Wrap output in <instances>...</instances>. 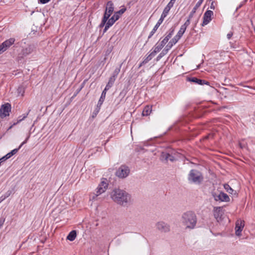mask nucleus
Segmentation results:
<instances>
[{
	"label": "nucleus",
	"instance_id": "1",
	"mask_svg": "<svg viewBox=\"0 0 255 255\" xmlns=\"http://www.w3.org/2000/svg\"><path fill=\"white\" fill-rule=\"evenodd\" d=\"M112 200L118 205L126 207L131 202V198L129 194L124 190L115 189L111 193Z\"/></svg>",
	"mask_w": 255,
	"mask_h": 255
},
{
	"label": "nucleus",
	"instance_id": "2",
	"mask_svg": "<svg viewBox=\"0 0 255 255\" xmlns=\"http://www.w3.org/2000/svg\"><path fill=\"white\" fill-rule=\"evenodd\" d=\"M181 221L186 228L193 229L197 223V217L193 212L187 211L182 214Z\"/></svg>",
	"mask_w": 255,
	"mask_h": 255
},
{
	"label": "nucleus",
	"instance_id": "3",
	"mask_svg": "<svg viewBox=\"0 0 255 255\" xmlns=\"http://www.w3.org/2000/svg\"><path fill=\"white\" fill-rule=\"evenodd\" d=\"M203 178L202 173L196 169L191 170L188 176L189 182L196 184H200L203 181Z\"/></svg>",
	"mask_w": 255,
	"mask_h": 255
},
{
	"label": "nucleus",
	"instance_id": "4",
	"mask_svg": "<svg viewBox=\"0 0 255 255\" xmlns=\"http://www.w3.org/2000/svg\"><path fill=\"white\" fill-rule=\"evenodd\" d=\"M155 227L156 229L161 233H167L170 230L169 225L163 221L157 222Z\"/></svg>",
	"mask_w": 255,
	"mask_h": 255
},
{
	"label": "nucleus",
	"instance_id": "5",
	"mask_svg": "<svg viewBox=\"0 0 255 255\" xmlns=\"http://www.w3.org/2000/svg\"><path fill=\"white\" fill-rule=\"evenodd\" d=\"M174 31V29H171L170 32L168 34V35L161 41L160 43L156 46L154 48V50L158 52L161 50V49L164 46V45L167 43L169 39L171 37L173 32Z\"/></svg>",
	"mask_w": 255,
	"mask_h": 255
},
{
	"label": "nucleus",
	"instance_id": "6",
	"mask_svg": "<svg viewBox=\"0 0 255 255\" xmlns=\"http://www.w3.org/2000/svg\"><path fill=\"white\" fill-rule=\"evenodd\" d=\"M129 173V168L126 166H121L117 171L116 175L121 178H124L128 176Z\"/></svg>",
	"mask_w": 255,
	"mask_h": 255
},
{
	"label": "nucleus",
	"instance_id": "7",
	"mask_svg": "<svg viewBox=\"0 0 255 255\" xmlns=\"http://www.w3.org/2000/svg\"><path fill=\"white\" fill-rule=\"evenodd\" d=\"M15 41V39L10 38L0 45V54L5 51Z\"/></svg>",
	"mask_w": 255,
	"mask_h": 255
},
{
	"label": "nucleus",
	"instance_id": "8",
	"mask_svg": "<svg viewBox=\"0 0 255 255\" xmlns=\"http://www.w3.org/2000/svg\"><path fill=\"white\" fill-rule=\"evenodd\" d=\"M11 106L8 103L2 105L0 108V117L4 118L9 116Z\"/></svg>",
	"mask_w": 255,
	"mask_h": 255
},
{
	"label": "nucleus",
	"instance_id": "9",
	"mask_svg": "<svg viewBox=\"0 0 255 255\" xmlns=\"http://www.w3.org/2000/svg\"><path fill=\"white\" fill-rule=\"evenodd\" d=\"M212 195L214 199L217 201L229 202L230 201V198L228 195L224 192H221L218 194L213 193Z\"/></svg>",
	"mask_w": 255,
	"mask_h": 255
},
{
	"label": "nucleus",
	"instance_id": "10",
	"mask_svg": "<svg viewBox=\"0 0 255 255\" xmlns=\"http://www.w3.org/2000/svg\"><path fill=\"white\" fill-rule=\"evenodd\" d=\"M114 10V6L113 2L112 1H108L104 16H106L107 18H109L111 15L113 13Z\"/></svg>",
	"mask_w": 255,
	"mask_h": 255
},
{
	"label": "nucleus",
	"instance_id": "11",
	"mask_svg": "<svg viewBox=\"0 0 255 255\" xmlns=\"http://www.w3.org/2000/svg\"><path fill=\"white\" fill-rule=\"evenodd\" d=\"M244 221L241 220H238L237 221L235 227V233L237 236H240L241 235V233L244 227Z\"/></svg>",
	"mask_w": 255,
	"mask_h": 255
},
{
	"label": "nucleus",
	"instance_id": "12",
	"mask_svg": "<svg viewBox=\"0 0 255 255\" xmlns=\"http://www.w3.org/2000/svg\"><path fill=\"white\" fill-rule=\"evenodd\" d=\"M108 186V184L104 180L102 181L97 188L96 196H98L105 192L107 190Z\"/></svg>",
	"mask_w": 255,
	"mask_h": 255
},
{
	"label": "nucleus",
	"instance_id": "13",
	"mask_svg": "<svg viewBox=\"0 0 255 255\" xmlns=\"http://www.w3.org/2000/svg\"><path fill=\"white\" fill-rule=\"evenodd\" d=\"M213 15V12L212 10H207L204 14L203 21L202 25H207L212 20V16Z\"/></svg>",
	"mask_w": 255,
	"mask_h": 255
},
{
	"label": "nucleus",
	"instance_id": "14",
	"mask_svg": "<svg viewBox=\"0 0 255 255\" xmlns=\"http://www.w3.org/2000/svg\"><path fill=\"white\" fill-rule=\"evenodd\" d=\"M28 139V137L24 141H23L21 144L19 145V146L18 147V148H15L13 150H12L10 152L8 153L7 154H6V158H9L10 157H11L12 155H14L15 154H16L18 150L22 147V146L25 144V143H26L27 140Z\"/></svg>",
	"mask_w": 255,
	"mask_h": 255
},
{
	"label": "nucleus",
	"instance_id": "15",
	"mask_svg": "<svg viewBox=\"0 0 255 255\" xmlns=\"http://www.w3.org/2000/svg\"><path fill=\"white\" fill-rule=\"evenodd\" d=\"M188 81L201 85H203L204 84H208L209 83V82L207 81L198 79L196 77L189 78Z\"/></svg>",
	"mask_w": 255,
	"mask_h": 255
},
{
	"label": "nucleus",
	"instance_id": "16",
	"mask_svg": "<svg viewBox=\"0 0 255 255\" xmlns=\"http://www.w3.org/2000/svg\"><path fill=\"white\" fill-rule=\"evenodd\" d=\"M161 160H164L166 161L170 160L171 161H173L175 160L174 156L170 155L168 153L162 152L161 156Z\"/></svg>",
	"mask_w": 255,
	"mask_h": 255
},
{
	"label": "nucleus",
	"instance_id": "17",
	"mask_svg": "<svg viewBox=\"0 0 255 255\" xmlns=\"http://www.w3.org/2000/svg\"><path fill=\"white\" fill-rule=\"evenodd\" d=\"M107 22L105 27L104 32H105L111 26H112L114 23L116 21V20L113 17H111L110 18L107 20Z\"/></svg>",
	"mask_w": 255,
	"mask_h": 255
},
{
	"label": "nucleus",
	"instance_id": "18",
	"mask_svg": "<svg viewBox=\"0 0 255 255\" xmlns=\"http://www.w3.org/2000/svg\"><path fill=\"white\" fill-rule=\"evenodd\" d=\"M33 50V47L29 45L27 47H26L25 48H23L22 50V54L24 56H26L29 54H30Z\"/></svg>",
	"mask_w": 255,
	"mask_h": 255
},
{
	"label": "nucleus",
	"instance_id": "19",
	"mask_svg": "<svg viewBox=\"0 0 255 255\" xmlns=\"http://www.w3.org/2000/svg\"><path fill=\"white\" fill-rule=\"evenodd\" d=\"M204 0H199L196 4L192 11L190 13V17H192L196 10L200 6Z\"/></svg>",
	"mask_w": 255,
	"mask_h": 255
},
{
	"label": "nucleus",
	"instance_id": "20",
	"mask_svg": "<svg viewBox=\"0 0 255 255\" xmlns=\"http://www.w3.org/2000/svg\"><path fill=\"white\" fill-rule=\"evenodd\" d=\"M116 80V78L114 77H111L109 79V82L107 84L105 89V91L109 90L113 85L115 81Z\"/></svg>",
	"mask_w": 255,
	"mask_h": 255
},
{
	"label": "nucleus",
	"instance_id": "21",
	"mask_svg": "<svg viewBox=\"0 0 255 255\" xmlns=\"http://www.w3.org/2000/svg\"><path fill=\"white\" fill-rule=\"evenodd\" d=\"M157 52L154 49L152 52H151L150 54H149L146 58L142 61V63H146L149 61L151 60V59L156 55Z\"/></svg>",
	"mask_w": 255,
	"mask_h": 255
},
{
	"label": "nucleus",
	"instance_id": "22",
	"mask_svg": "<svg viewBox=\"0 0 255 255\" xmlns=\"http://www.w3.org/2000/svg\"><path fill=\"white\" fill-rule=\"evenodd\" d=\"M152 111V107L149 106H146L142 111L143 116H147L149 115Z\"/></svg>",
	"mask_w": 255,
	"mask_h": 255
},
{
	"label": "nucleus",
	"instance_id": "23",
	"mask_svg": "<svg viewBox=\"0 0 255 255\" xmlns=\"http://www.w3.org/2000/svg\"><path fill=\"white\" fill-rule=\"evenodd\" d=\"M224 188L229 193L232 195H236V191L233 189L228 184H225L224 185Z\"/></svg>",
	"mask_w": 255,
	"mask_h": 255
},
{
	"label": "nucleus",
	"instance_id": "24",
	"mask_svg": "<svg viewBox=\"0 0 255 255\" xmlns=\"http://www.w3.org/2000/svg\"><path fill=\"white\" fill-rule=\"evenodd\" d=\"M107 91H105V89L102 92V93L101 94V97L98 101V106H101V105L103 104L106 97V92Z\"/></svg>",
	"mask_w": 255,
	"mask_h": 255
},
{
	"label": "nucleus",
	"instance_id": "25",
	"mask_svg": "<svg viewBox=\"0 0 255 255\" xmlns=\"http://www.w3.org/2000/svg\"><path fill=\"white\" fill-rule=\"evenodd\" d=\"M76 232L75 230H73L70 232L68 235L67 237V239L70 241H74L76 237Z\"/></svg>",
	"mask_w": 255,
	"mask_h": 255
},
{
	"label": "nucleus",
	"instance_id": "26",
	"mask_svg": "<svg viewBox=\"0 0 255 255\" xmlns=\"http://www.w3.org/2000/svg\"><path fill=\"white\" fill-rule=\"evenodd\" d=\"M171 7L169 6V5H167L166 6V7L164 8L162 14H161V15H162L164 17H166L167 16V15L168 14L170 9H171Z\"/></svg>",
	"mask_w": 255,
	"mask_h": 255
},
{
	"label": "nucleus",
	"instance_id": "27",
	"mask_svg": "<svg viewBox=\"0 0 255 255\" xmlns=\"http://www.w3.org/2000/svg\"><path fill=\"white\" fill-rule=\"evenodd\" d=\"M168 50V49H163L162 51L156 57V60H159L164 55H165Z\"/></svg>",
	"mask_w": 255,
	"mask_h": 255
},
{
	"label": "nucleus",
	"instance_id": "28",
	"mask_svg": "<svg viewBox=\"0 0 255 255\" xmlns=\"http://www.w3.org/2000/svg\"><path fill=\"white\" fill-rule=\"evenodd\" d=\"M186 29V28H184V27L181 25L179 30L178 31L176 35H178V37L181 38L183 34H184V33L185 32Z\"/></svg>",
	"mask_w": 255,
	"mask_h": 255
},
{
	"label": "nucleus",
	"instance_id": "29",
	"mask_svg": "<svg viewBox=\"0 0 255 255\" xmlns=\"http://www.w3.org/2000/svg\"><path fill=\"white\" fill-rule=\"evenodd\" d=\"M122 64L120 65V67L116 68L114 72H113V76L112 77H114L116 79L117 76L119 74V72L121 70V68L122 67Z\"/></svg>",
	"mask_w": 255,
	"mask_h": 255
},
{
	"label": "nucleus",
	"instance_id": "30",
	"mask_svg": "<svg viewBox=\"0 0 255 255\" xmlns=\"http://www.w3.org/2000/svg\"><path fill=\"white\" fill-rule=\"evenodd\" d=\"M109 18H107V17L106 16H103V19H102V22L100 25V27H104L105 25L106 26V22L107 21V20H108Z\"/></svg>",
	"mask_w": 255,
	"mask_h": 255
},
{
	"label": "nucleus",
	"instance_id": "31",
	"mask_svg": "<svg viewBox=\"0 0 255 255\" xmlns=\"http://www.w3.org/2000/svg\"><path fill=\"white\" fill-rule=\"evenodd\" d=\"M180 39V37H178V35H176L174 36V37L173 38H172V39L171 40V41L169 42L170 44H176L177 41Z\"/></svg>",
	"mask_w": 255,
	"mask_h": 255
},
{
	"label": "nucleus",
	"instance_id": "32",
	"mask_svg": "<svg viewBox=\"0 0 255 255\" xmlns=\"http://www.w3.org/2000/svg\"><path fill=\"white\" fill-rule=\"evenodd\" d=\"M192 17H190V14L189 15L188 18L187 20L185 21V22L182 25L184 27V28H187V27L189 26L190 23V19Z\"/></svg>",
	"mask_w": 255,
	"mask_h": 255
},
{
	"label": "nucleus",
	"instance_id": "33",
	"mask_svg": "<svg viewBox=\"0 0 255 255\" xmlns=\"http://www.w3.org/2000/svg\"><path fill=\"white\" fill-rule=\"evenodd\" d=\"M192 17H190V14L189 15L188 18L187 20L185 21V22L182 25L184 27V28H187V27L189 26L190 23V19Z\"/></svg>",
	"mask_w": 255,
	"mask_h": 255
},
{
	"label": "nucleus",
	"instance_id": "34",
	"mask_svg": "<svg viewBox=\"0 0 255 255\" xmlns=\"http://www.w3.org/2000/svg\"><path fill=\"white\" fill-rule=\"evenodd\" d=\"M11 193V192H7L4 195L1 196L0 197V203L3 201L5 199H6L7 197H8Z\"/></svg>",
	"mask_w": 255,
	"mask_h": 255
},
{
	"label": "nucleus",
	"instance_id": "35",
	"mask_svg": "<svg viewBox=\"0 0 255 255\" xmlns=\"http://www.w3.org/2000/svg\"><path fill=\"white\" fill-rule=\"evenodd\" d=\"M158 28H156L155 27H154L153 29L151 30V31L150 32L148 37V38H150L151 37V36L155 33V32L156 31L157 29Z\"/></svg>",
	"mask_w": 255,
	"mask_h": 255
},
{
	"label": "nucleus",
	"instance_id": "36",
	"mask_svg": "<svg viewBox=\"0 0 255 255\" xmlns=\"http://www.w3.org/2000/svg\"><path fill=\"white\" fill-rule=\"evenodd\" d=\"M126 10V7H123L122 9H121L120 10L117 11V13L119 14L120 16L123 14Z\"/></svg>",
	"mask_w": 255,
	"mask_h": 255
},
{
	"label": "nucleus",
	"instance_id": "37",
	"mask_svg": "<svg viewBox=\"0 0 255 255\" xmlns=\"http://www.w3.org/2000/svg\"><path fill=\"white\" fill-rule=\"evenodd\" d=\"M112 17H113L114 18V19L116 20V21H117L119 19L120 15H119V14L117 13V12H116Z\"/></svg>",
	"mask_w": 255,
	"mask_h": 255
},
{
	"label": "nucleus",
	"instance_id": "38",
	"mask_svg": "<svg viewBox=\"0 0 255 255\" xmlns=\"http://www.w3.org/2000/svg\"><path fill=\"white\" fill-rule=\"evenodd\" d=\"M175 1H176V0H170V1L167 4V5H169V6H170L171 7H172L173 6Z\"/></svg>",
	"mask_w": 255,
	"mask_h": 255
},
{
	"label": "nucleus",
	"instance_id": "39",
	"mask_svg": "<svg viewBox=\"0 0 255 255\" xmlns=\"http://www.w3.org/2000/svg\"><path fill=\"white\" fill-rule=\"evenodd\" d=\"M164 18H165V17L163 16L162 15H161L160 18H159V19L158 20L157 22L161 24Z\"/></svg>",
	"mask_w": 255,
	"mask_h": 255
},
{
	"label": "nucleus",
	"instance_id": "40",
	"mask_svg": "<svg viewBox=\"0 0 255 255\" xmlns=\"http://www.w3.org/2000/svg\"><path fill=\"white\" fill-rule=\"evenodd\" d=\"M50 0H39V2L42 4H45L49 2Z\"/></svg>",
	"mask_w": 255,
	"mask_h": 255
},
{
	"label": "nucleus",
	"instance_id": "41",
	"mask_svg": "<svg viewBox=\"0 0 255 255\" xmlns=\"http://www.w3.org/2000/svg\"><path fill=\"white\" fill-rule=\"evenodd\" d=\"M173 46V44H170V43H169L168 44V45L166 46V47L164 48V49H168V50L169 49H170L171 48V47Z\"/></svg>",
	"mask_w": 255,
	"mask_h": 255
},
{
	"label": "nucleus",
	"instance_id": "42",
	"mask_svg": "<svg viewBox=\"0 0 255 255\" xmlns=\"http://www.w3.org/2000/svg\"><path fill=\"white\" fill-rule=\"evenodd\" d=\"M5 157H6V155L0 159V163L4 161L5 160H6V159H8V158H6Z\"/></svg>",
	"mask_w": 255,
	"mask_h": 255
},
{
	"label": "nucleus",
	"instance_id": "43",
	"mask_svg": "<svg viewBox=\"0 0 255 255\" xmlns=\"http://www.w3.org/2000/svg\"><path fill=\"white\" fill-rule=\"evenodd\" d=\"M232 35H233L232 32L229 33L227 35L228 39H230L231 38V37L232 36Z\"/></svg>",
	"mask_w": 255,
	"mask_h": 255
},
{
	"label": "nucleus",
	"instance_id": "44",
	"mask_svg": "<svg viewBox=\"0 0 255 255\" xmlns=\"http://www.w3.org/2000/svg\"><path fill=\"white\" fill-rule=\"evenodd\" d=\"M210 8L212 9H215V5L214 4V2L213 1H212L211 4Z\"/></svg>",
	"mask_w": 255,
	"mask_h": 255
},
{
	"label": "nucleus",
	"instance_id": "45",
	"mask_svg": "<svg viewBox=\"0 0 255 255\" xmlns=\"http://www.w3.org/2000/svg\"><path fill=\"white\" fill-rule=\"evenodd\" d=\"M161 24L159 23L158 22L156 23L154 27H155L156 28H158L159 26Z\"/></svg>",
	"mask_w": 255,
	"mask_h": 255
},
{
	"label": "nucleus",
	"instance_id": "46",
	"mask_svg": "<svg viewBox=\"0 0 255 255\" xmlns=\"http://www.w3.org/2000/svg\"><path fill=\"white\" fill-rule=\"evenodd\" d=\"M4 220H3L1 222V224H0V229L1 228V227H2V225L3 224V223L4 222Z\"/></svg>",
	"mask_w": 255,
	"mask_h": 255
},
{
	"label": "nucleus",
	"instance_id": "47",
	"mask_svg": "<svg viewBox=\"0 0 255 255\" xmlns=\"http://www.w3.org/2000/svg\"><path fill=\"white\" fill-rule=\"evenodd\" d=\"M240 147L241 148H244L245 147V146L244 145H242L241 143H240Z\"/></svg>",
	"mask_w": 255,
	"mask_h": 255
},
{
	"label": "nucleus",
	"instance_id": "48",
	"mask_svg": "<svg viewBox=\"0 0 255 255\" xmlns=\"http://www.w3.org/2000/svg\"><path fill=\"white\" fill-rule=\"evenodd\" d=\"M145 63H142V62L140 64V65H139V67H140L141 66H142V65L143 64H144Z\"/></svg>",
	"mask_w": 255,
	"mask_h": 255
}]
</instances>
